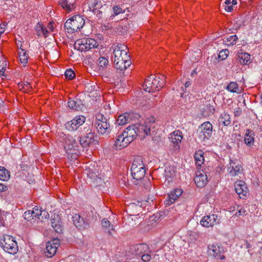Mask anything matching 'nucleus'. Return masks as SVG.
<instances>
[{
	"instance_id": "nucleus-1",
	"label": "nucleus",
	"mask_w": 262,
	"mask_h": 262,
	"mask_svg": "<svg viewBox=\"0 0 262 262\" xmlns=\"http://www.w3.org/2000/svg\"><path fill=\"white\" fill-rule=\"evenodd\" d=\"M155 121L154 117H151L147 118L143 123H137L129 126L124 130V135L127 138L130 143L136 139L138 134L143 133L145 135H152L151 127Z\"/></svg>"
},
{
	"instance_id": "nucleus-2",
	"label": "nucleus",
	"mask_w": 262,
	"mask_h": 262,
	"mask_svg": "<svg viewBox=\"0 0 262 262\" xmlns=\"http://www.w3.org/2000/svg\"><path fill=\"white\" fill-rule=\"evenodd\" d=\"M112 48L114 49V62L116 68L120 71L126 70L131 64L129 56L127 55V47L118 43L113 45Z\"/></svg>"
},
{
	"instance_id": "nucleus-3",
	"label": "nucleus",
	"mask_w": 262,
	"mask_h": 262,
	"mask_svg": "<svg viewBox=\"0 0 262 262\" xmlns=\"http://www.w3.org/2000/svg\"><path fill=\"white\" fill-rule=\"evenodd\" d=\"M64 143V148L68 155H71L72 159H76L80 154V146L79 139L76 136L70 134H64L63 133L60 135Z\"/></svg>"
},
{
	"instance_id": "nucleus-4",
	"label": "nucleus",
	"mask_w": 262,
	"mask_h": 262,
	"mask_svg": "<svg viewBox=\"0 0 262 262\" xmlns=\"http://www.w3.org/2000/svg\"><path fill=\"white\" fill-rule=\"evenodd\" d=\"M165 75L162 74L150 75L145 79L144 83L145 91L151 93L160 91L165 83Z\"/></svg>"
},
{
	"instance_id": "nucleus-5",
	"label": "nucleus",
	"mask_w": 262,
	"mask_h": 262,
	"mask_svg": "<svg viewBox=\"0 0 262 262\" xmlns=\"http://www.w3.org/2000/svg\"><path fill=\"white\" fill-rule=\"evenodd\" d=\"M80 136L77 138L79 140V144L83 148L88 147L91 144L95 141V134L92 132V125H90L86 127L80 128Z\"/></svg>"
},
{
	"instance_id": "nucleus-6",
	"label": "nucleus",
	"mask_w": 262,
	"mask_h": 262,
	"mask_svg": "<svg viewBox=\"0 0 262 262\" xmlns=\"http://www.w3.org/2000/svg\"><path fill=\"white\" fill-rule=\"evenodd\" d=\"M130 171L133 178L136 180H142L145 176V167L141 158H136L131 165Z\"/></svg>"
},
{
	"instance_id": "nucleus-7",
	"label": "nucleus",
	"mask_w": 262,
	"mask_h": 262,
	"mask_svg": "<svg viewBox=\"0 0 262 262\" xmlns=\"http://www.w3.org/2000/svg\"><path fill=\"white\" fill-rule=\"evenodd\" d=\"M85 21L80 15H77L68 19L64 23V27L68 33L80 31L84 25Z\"/></svg>"
},
{
	"instance_id": "nucleus-8",
	"label": "nucleus",
	"mask_w": 262,
	"mask_h": 262,
	"mask_svg": "<svg viewBox=\"0 0 262 262\" xmlns=\"http://www.w3.org/2000/svg\"><path fill=\"white\" fill-rule=\"evenodd\" d=\"M0 245L6 252L10 254H16L18 250L14 238L8 235H5L0 238Z\"/></svg>"
},
{
	"instance_id": "nucleus-9",
	"label": "nucleus",
	"mask_w": 262,
	"mask_h": 262,
	"mask_svg": "<svg viewBox=\"0 0 262 262\" xmlns=\"http://www.w3.org/2000/svg\"><path fill=\"white\" fill-rule=\"evenodd\" d=\"M95 126L98 132L102 135L108 134L111 130L110 118H106L101 114L96 116Z\"/></svg>"
},
{
	"instance_id": "nucleus-10",
	"label": "nucleus",
	"mask_w": 262,
	"mask_h": 262,
	"mask_svg": "<svg viewBox=\"0 0 262 262\" xmlns=\"http://www.w3.org/2000/svg\"><path fill=\"white\" fill-rule=\"evenodd\" d=\"M85 119V117L83 116H77L71 121L65 124L66 128L69 131L77 130L78 133H80L81 127L83 128L90 125V124H84Z\"/></svg>"
},
{
	"instance_id": "nucleus-11",
	"label": "nucleus",
	"mask_w": 262,
	"mask_h": 262,
	"mask_svg": "<svg viewBox=\"0 0 262 262\" xmlns=\"http://www.w3.org/2000/svg\"><path fill=\"white\" fill-rule=\"evenodd\" d=\"M75 48L81 51L86 52L91 49L97 48L98 43L92 38H82L78 39L75 43Z\"/></svg>"
},
{
	"instance_id": "nucleus-12",
	"label": "nucleus",
	"mask_w": 262,
	"mask_h": 262,
	"mask_svg": "<svg viewBox=\"0 0 262 262\" xmlns=\"http://www.w3.org/2000/svg\"><path fill=\"white\" fill-rule=\"evenodd\" d=\"M201 129L199 137L202 141L205 142L212 137L213 126L212 124L207 121L203 123L200 127Z\"/></svg>"
},
{
	"instance_id": "nucleus-13",
	"label": "nucleus",
	"mask_w": 262,
	"mask_h": 262,
	"mask_svg": "<svg viewBox=\"0 0 262 262\" xmlns=\"http://www.w3.org/2000/svg\"><path fill=\"white\" fill-rule=\"evenodd\" d=\"M140 117L141 116L139 114L125 113L118 117L116 120V123L118 125H124L131 122L132 121L134 120V118L138 119V118H140Z\"/></svg>"
},
{
	"instance_id": "nucleus-14",
	"label": "nucleus",
	"mask_w": 262,
	"mask_h": 262,
	"mask_svg": "<svg viewBox=\"0 0 262 262\" xmlns=\"http://www.w3.org/2000/svg\"><path fill=\"white\" fill-rule=\"evenodd\" d=\"M220 223V220L217 215L214 214L204 216L200 221L202 226L207 228L213 227Z\"/></svg>"
},
{
	"instance_id": "nucleus-15",
	"label": "nucleus",
	"mask_w": 262,
	"mask_h": 262,
	"mask_svg": "<svg viewBox=\"0 0 262 262\" xmlns=\"http://www.w3.org/2000/svg\"><path fill=\"white\" fill-rule=\"evenodd\" d=\"M169 139L170 140L173 149L176 150L180 148V144L183 139L182 133L181 131L177 130L169 134Z\"/></svg>"
},
{
	"instance_id": "nucleus-16",
	"label": "nucleus",
	"mask_w": 262,
	"mask_h": 262,
	"mask_svg": "<svg viewBox=\"0 0 262 262\" xmlns=\"http://www.w3.org/2000/svg\"><path fill=\"white\" fill-rule=\"evenodd\" d=\"M59 245V240L58 238H54L52 241L47 242L46 244V256L52 257L56 252L57 247Z\"/></svg>"
},
{
	"instance_id": "nucleus-17",
	"label": "nucleus",
	"mask_w": 262,
	"mask_h": 262,
	"mask_svg": "<svg viewBox=\"0 0 262 262\" xmlns=\"http://www.w3.org/2000/svg\"><path fill=\"white\" fill-rule=\"evenodd\" d=\"M194 181L198 187L202 188L207 184L208 179L206 173L204 171H198L196 172Z\"/></svg>"
},
{
	"instance_id": "nucleus-18",
	"label": "nucleus",
	"mask_w": 262,
	"mask_h": 262,
	"mask_svg": "<svg viewBox=\"0 0 262 262\" xmlns=\"http://www.w3.org/2000/svg\"><path fill=\"white\" fill-rule=\"evenodd\" d=\"M235 190L241 199H245L248 193V187L243 181L235 182L234 185Z\"/></svg>"
},
{
	"instance_id": "nucleus-19",
	"label": "nucleus",
	"mask_w": 262,
	"mask_h": 262,
	"mask_svg": "<svg viewBox=\"0 0 262 262\" xmlns=\"http://www.w3.org/2000/svg\"><path fill=\"white\" fill-rule=\"evenodd\" d=\"M208 253L217 259H224L225 257L222 254L221 248L217 244H213L208 246Z\"/></svg>"
},
{
	"instance_id": "nucleus-20",
	"label": "nucleus",
	"mask_w": 262,
	"mask_h": 262,
	"mask_svg": "<svg viewBox=\"0 0 262 262\" xmlns=\"http://www.w3.org/2000/svg\"><path fill=\"white\" fill-rule=\"evenodd\" d=\"M130 143L127 138L124 135L123 132L121 134L119 135L115 141L114 147L116 149H121L126 147Z\"/></svg>"
},
{
	"instance_id": "nucleus-21",
	"label": "nucleus",
	"mask_w": 262,
	"mask_h": 262,
	"mask_svg": "<svg viewBox=\"0 0 262 262\" xmlns=\"http://www.w3.org/2000/svg\"><path fill=\"white\" fill-rule=\"evenodd\" d=\"M242 170V166L241 165L239 164H237L233 161L230 160V163L228 165V171L231 176H238L241 173Z\"/></svg>"
},
{
	"instance_id": "nucleus-22",
	"label": "nucleus",
	"mask_w": 262,
	"mask_h": 262,
	"mask_svg": "<svg viewBox=\"0 0 262 262\" xmlns=\"http://www.w3.org/2000/svg\"><path fill=\"white\" fill-rule=\"evenodd\" d=\"M182 193L183 190L181 189H176L171 191L168 194V197L166 199L167 204L174 203V202L180 198Z\"/></svg>"
},
{
	"instance_id": "nucleus-23",
	"label": "nucleus",
	"mask_w": 262,
	"mask_h": 262,
	"mask_svg": "<svg viewBox=\"0 0 262 262\" xmlns=\"http://www.w3.org/2000/svg\"><path fill=\"white\" fill-rule=\"evenodd\" d=\"M83 105L82 101L80 99L77 98L69 99L68 106L70 109L78 111L81 110Z\"/></svg>"
},
{
	"instance_id": "nucleus-24",
	"label": "nucleus",
	"mask_w": 262,
	"mask_h": 262,
	"mask_svg": "<svg viewBox=\"0 0 262 262\" xmlns=\"http://www.w3.org/2000/svg\"><path fill=\"white\" fill-rule=\"evenodd\" d=\"M51 224L55 232L58 233L62 232L63 229L59 215H54V217H52Z\"/></svg>"
},
{
	"instance_id": "nucleus-25",
	"label": "nucleus",
	"mask_w": 262,
	"mask_h": 262,
	"mask_svg": "<svg viewBox=\"0 0 262 262\" xmlns=\"http://www.w3.org/2000/svg\"><path fill=\"white\" fill-rule=\"evenodd\" d=\"M73 221L75 226L79 229H84L88 226V224L85 223L83 218L78 214H76L73 216Z\"/></svg>"
},
{
	"instance_id": "nucleus-26",
	"label": "nucleus",
	"mask_w": 262,
	"mask_h": 262,
	"mask_svg": "<svg viewBox=\"0 0 262 262\" xmlns=\"http://www.w3.org/2000/svg\"><path fill=\"white\" fill-rule=\"evenodd\" d=\"M148 246L146 244H139L133 245L130 247V252L136 255H140L142 254L144 249H147Z\"/></svg>"
},
{
	"instance_id": "nucleus-27",
	"label": "nucleus",
	"mask_w": 262,
	"mask_h": 262,
	"mask_svg": "<svg viewBox=\"0 0 262 262\" xmlns=\"http://www.w3.org/2000/svg\"><path fill=\"white\" fill-rule=\"evenodd\" d=\"M101 225L103 229L108 235H112V231H114L115 229L113 225L111 224L110 222L107 219H103L101 221Z\"/></svg>"
},
{
	"instance_id": "nucleus-28",
	"label": "nucleus",
	"mask_w": 262,
	"mask_h": 262,
	"mask_svg": "<svg viewBox=\"0 0 262 262\" xmlns=\"http://www.w3.org/2000/svg\"><path fill=\"white\" fill-rule=\"evenodd\" d=\"M254 134L251 129H247L245 134L244 141L246 145L250 146L254 142Z\"/></svg>"
},
{
	"instance_id": "nucleus-29",
	"label": "nucleus",
	"mask_w": 262,
	"mask_h": 262,
	"mask_svg": "<svg viewBox=\"0 0 262 262\" xmlns=\"http://www.w3.org/2000/svg\"><path fill=\"white\" fill-rule=\"evenodd\" d=\"M237 56L238 60L242 64H248L250 60V55L247 53L238 52Z\"/></svg>"
},
{
	"instance_id": "nucleus-30",
	"label": "nucleus",
	"mask_w": 262,
	"mask_h": 262,
	"mask_svg": "<svg viewBox=\"0 0 262 262\" xmlns=\"http://www.w3.org/2000/svg\"><path fill=\"white\" fill-rule=\"evenodd\" d=\"M58 4L63 9L69 12L72 11L75 8L74 3H69L68 0H59Z\"/></svg>"
},
{
	"instance_id": "nucleus-31",
	"label": "nucleus",
	"mask_w": 262,
	"mask_h": 262,
	"mask_svg": "<svg viewBox=\"0 0 262 262\" xmlns=\"http://www.w3.org/2000/svg\"><path fill=\"white\" fill-rule=\"evenodd\" d=\"M89 9L90 11L93 9H100L102 7V3L100 0H90L88 2Z\"/></svg>"
},
{
	"instance_id": "nucleus-32",
	"label": "nucleus",
	"mask_w": 262,
	"mask_h": 262,
	"mask_svg": "<svg viewBox=\"0 0 262 262\" xmlns=\"http://www.w3.org/2000/svg\"><path fill=\"white\" fill-rule=\"evenodd\" d=\"M204 152L202 150H199L194 154V159L195 160V163L198 166H201L204 162Z\"/></svg>"
},
{
	"instance_id": "nucleus-33",
	"label": "nucleus",
	"mask_w": 262,
	"mask_h": 262,
	"mask_svg": "<svg viewBox=\"0 0 262 262\" xmlns=\"http://www.w3.org/2000/svg\"><path fill=\"white\" fill-rule=\"evenodd\" d=\"M10 177V172L4 167L0 166V180L7 181Z\"/></svg>"
},
{
	"instance_id": "nucleus-34",
	"label": "nucleus",
	"mask_w": 262,
	"mask_h": 262,
	"mask_svg": "<svg viewBox=\"0 0 262 262\" xmlns=\"http://www.w3.org/2000/svg\"><path fill=\"white\" fill-rule=\"evenodd\" d=\"M231 118L228 114L224 113L221 114L219 121L221 123H223L225 126H228L231 123Z\"/></svg>"
},
{
	"instance_id": "nucleus-35",
	"label": "nucleus",
	"mask_w": 262,
	"mask_h": 262,
	"mask_svg": "<svg viewBox=\"0 0 262 262\" xmlns=\"http://www.w3.org/2000/svg\"><path fill=\"white\" fill-rule=\"evenodd\" d=\"M226 89L232 93H238L239 87L236 82H230L227 85Z\"/></svg>"
},
{
	"instance_id": "nucleus-36",
	"label": "nucleus",
	"mask_w": 262,
	"mask_h": 262,
	"mask_svg": "<svg viewBox=\"0 0 262 262\" xmlns=\"http://www.w3.org/2000/svg\"><path fill=\"white\" fill-rule=\"evenodd\" d=\"M237 39V36L236 35H234L227 36L224 40L225 42L228 43H227L228 46H233L236 44Z\"/></svg>"
},
{
	"instance_id": "nucleus-37",
	"label": "nucleus",
	"mask_w": 262,
	"mask_h": 262,
	"mask_svg": "<svg viewBox=\"0 0 262 262\" xmlns=\"http://www.w3.org/2000/svg\"><path fill=\"white\" fill-rule=\"evenodd\" d=\"M19 54L20 62L24 64V66H25L28 62L29 57L28 54H27L26 52H25L23 49H21V51H19Z\"/></svg>"
},
{
	"instance_id": "nucleus-38",
	"label": "nucleus",
	"mask_w": 262,
	"mask_h": 262,
	"mask_svg": "<svg viewBox=\"0 0 262 262\" xmlns=\"http://www.w3.org/2000/svg\"><path fill=\"white\" fill-rule=\"evenodd\" d=\"M64 76L67 79L72 80L75 77V73L73 70L69 69L65 71Z\"/></svg>"
},
{
	"instance_id": "nucleus-39",
	"label": "nucleus",
	"mask_w": 262,
	"mask_h": 262,
	"mask_svg": "<svg viewBox=\"0 0 262 262\" xmlns=\"http://www.w3.org/2000/svg\"><path fill=\"white\" fill-rule=\"evenodd\" d=\"M41 213V208L37 206H35L33 210H31V213L33 215V217L38 219V217L40 216V213Z\"/></svg>"
},
{
	"instance_id": "nucleus-40",
	"label": "nucleus",
	"mask_w": 262,
	"mask_h": 262,
	"mask_svg": "<svg viewBox=\"0 0 262 262\" xmlns=\"http://www.w3.org/2000/svg\"><path fill=\"white\" fill-rule=\"evenodd\" d=\"M108 60L104 57H100L98 60V66L102 68L106 67L108 64Z\"/></svg>"
},
{
	"instance_id": "nucleus-41",
	"label": "nucleus",
	"mask_w": 262,
	"mask_h": 262,
	"mask_svg": "<svg viewBox=\"0 0 262 262\" xmlns=\"http://www.w3.org/2000/svg\"><path fill=\"white\" fill-rule=\"evenodd\" d=\"M229 52L227 49L221 50L219 54V58L221 59V60L225 59L227 57Z\"/></svg>"
},
{
	"instance_id": "nucleus-42",
	"label": "nucleus",
	"mask_w": 262,
	"mask_h": 262,
	"mask_svg": "<svg viewBox=\"0 0 262 262\" xmlns=\"http://www.w3.org/2000/svg\"><path fill=\"white\" fill-rule=\"evenodd\" d=\"M6 62L3 60H0V76H5V71L6 69Z\"/></svg>"
},
{
	"instance_id": "nucleus-43",
	"label": "nucleus",
	"mask_w": 262,
	"mask_h": 262,
	"mask_svg": "<svg viewBox=\"0 0 262 262\" xmlns=\"http://www.w3.org/2000/svg\"><path fill=\"white\" fill-rule=\"evenodd\" d=\"M113 11H114V15H112V16H115V15H117L120 13H123L124 12V11L122 10V9L117 6H114L113 7Z\"/></svg>"
},
{
	"instance_id": "nucleus-44",
	"label": "nucleus",
	"mask_w": 262,
	"mask_h": 262,
	"mask_svg": "<svg viewBox=\"0 0 262 262\" xmlns=\"http://www.w3.org/2000/svg\"><path fill=\"white\" fill-rule=\"evenodd\" d=\"M24 217L26 220L28 221H31L32 219H33L34 217L31 213V210H27L25 211L24 214Z\"/></svg>"
},
{
	"instance_id": "nucleus-45",
	"label": "nucleus",
	"mask_w": 262,
	"mask_h": 262,
	"mask_svg": "<svg viewBox=\"0 0 262 262\" xmlns=\"http://www.w3.org/2000/svg\"><path fill=\"white\" fill-rule=\"evenodd\" d=\"M40 216L38 217V220H40L41 222L43 220L45 219H48L49 217V214L48 212L45 210H41V214L40 213Z\"/></svg>"
},
{
	"instance_id": "nucleus-46",
	"label": "nucleus",
	"mask_w": 262,
	"mask_h": 262,
	"mask_svg": "<svg viewBox=\"0 0 262 262\" xmlns=\"http://www.w3.org/2000/svg\"><path fill=\"white\" fill-rule=\"evenodd\" d=\"M141 259L144 262H148L151 259V256L150 254H143L141 255Z\"/></svg>"
},
{
	"instance_id": "nucleus-47",
	"label": "nucleus",
	"mask_w": 262,
	"mask_h": 262,
	"mask_svg": "<svg viewBox=\"0 0 262 262\" xmlns=\"http://www.w3.org/2000/svg\"><path fill=\"white\" fill-rule=\"evenodd\" d=\"M118 32H121L124 33L127 30V27L125 25H119L117 28Z\"/></svg>"
},
{
	"instance_id": "nucleus-48",
	"label": "nucleus",
	"mask_w": 262,
	"mask_h": 262,
	"mask_svg": "<svg viewBox=\"0 0 262 262\" xmlns=\"http://www.w3.org/2000/svg\"><path fill=\"white\" fill-rule=\"evenodd\" d=\"M100 9H93L91 11L95 15H96L99 18L102 17V12L99 10Z\"/></svg>"
},
{
	"instance_id": "nucleus-49",
	"label": "nucleus",
	"mask_w": 262,
	"mask_h": 262,
	"mask_svg": "<svg viewBox=\"0 0 262 262\" xmlns=\"http://www.w3.org/2000/svg\"><path fill=\"white\" fill-rule=\"evenodd\" d=\"M43 29V26H41L39 24H38L36 27L35 30L37 32L38 36H41L42 35V30Z\"/></svg>"
},
{
	"instance_id": "nucleus-50",
	"label": "nucleus",
	"mask_w": 262,
	"mask_h": 262,
	"mask_svg": "<svg viewBox=\"0 0 262 262\" xmlns=\"http://www.w3.org/2000/svg\"><path fill=\"white\" fill-rule=\"evenodd\" d=\"M237 210L239 215H242L245 214L246 211L242 206H238L237 207Z\"/></svg>"
},
{
	"instance_id": "nucleus-51",
	"label": "nucleus",
	"mask_w": 262,
	"mask_h": 262,
	"mask_svg": "<svg viewBox=\"0 0 262 262\" xmlns=\"http://www.w3.org/2000/svg\"><path fill=\"white\" fill-rule=\"evenodd\" d=\"M134 205H135L137 207H141V203L140 202H139V201L137 202L136 204H135V203H130L128 205V207L129 208H133Z\"/></svg>"
},
{
	"instance_id": "nucleus-52",
	"label": "nucleus",
	"mask_w": 262,
	"mask_h": 262,
	"mask_svg": "<svg viewBox=\"0 0 262 262\" xmlns=\"http://www.w3.org/2000/svg\"><path fill=\"white\" fill-rule=\"evenodd\" d=\"M49 31L47 29L44 27H43V29L42 30V35H43L45 37H47L49 34Z\"/></svg>"
},
{
	"instance_id": "nucleus-53",
	"label": "nucleus",
	"mask_w": 262,
	"mask_h": 262,
	"mask_svg": "<svg viewBox=\"0 0 262 262\" xmlns=\"http://www.w3.org/2000/svg\"><path fill=\"white\" fill-rule=\"evenodd\" d=\"M7 190V186L0 183V192Z\"/></svg>"
},
{
	"instance_id": "nucleus-54",
	"label": "nucleus",
	"mask_w": 262,
	"mask_h": 262,
	"mask_svg": "<svg viewBox=\"0 0 262 262\" xmlns=\"http://www.w3.org/2000/svg\"><path fill=\"white\" fill-rule=\"evenodd\" d=\"M225 9L227 12H231L233 10L232 5L226 6L225 7Z\"/></svg>"
},
{
	"instance_id": "nucleus-55",
	"label": "nucleus",
	"mask_w": 262,
	"mask_h": 262,
	"mask_svg": "<svg viewBox=\"0 0 262 262\" xmlns=\"http://www.w3.org/2000/svg\"><path fill=\"white\" fill-rule=\"evenodd\" d=\"M5 25L4 24L0 25V34L5 31Z\"/></svg>"
},
{
	"instance_id": "nucleus-56",
	"label": "nucleus",
	"mask_w": 262,
	"mask_h": 262,
	"mask_svg": "<svg viewBox=\"0 0 262 262\" xmlns=\"http://www.w3.org/2000/svg\"><path fill=\"white\" fill-rule=\"evenodd\" d=\"M242 113V110L239 108H238V110L234 112V115L235 116H237L239 115Z\"/></svg>"
},
{
	"instance_id": "nucleus-57",
	"label": "nucleus",
	"mask_w": 262,
	"mask_h": 262,
	"mask_svg": "<svg viewBox=\"0 0 262 262\" xmlns=\"http://www.w3.org/2000/svg\"><path fill=\"white\" fill-rule=\"evenodd\" d=\"M4 220L3 219V216H2V214L0 213V226H3L4 225Z\"/></svg>"
},
{
	"instance_id": "nucleus-58",
	"label": "nucleus",
	"mask_w": 262,
	"mask_h": 262,
	"mask_svg": "<svg viewBox=\"0 0 262 262\" xmlns=\"http://www.w3.org/2000/svg\"><path fill=\"white\" fill-rule=\"evenodd\" d=\"M191 82L189 81H187L185 83V88H188L191 85Z\"/></svg>"
},
{
	"instance_id": "nucleus-59",
	"label": "nucleus",
	"mask_w": 262,
	"mask_h": 262,
	"mask_svg": "<svg viewBox=\"0 0 262 262\" xmlns=\"http://www.w3.org/2000/svg\"><path fill=\"white\" fill-rule=\"evenodd\" d=\"M246 248H249L251 247V245L247 241H245V244L244 245Z\"/></svg>"
},
{
	"instance_id": "nucleus-60",
	"label": "nucleus",
	"mask_w": 262,
	"mask_h": 262,
	"mask_svg": "<svg viewBox=\"0 0 262 262\" xmlns=\"http://www.w3.org/2000/svg\"><path fill=\"white\" fill-rule=\"evenodd\" d=\"M225 3L227 6H229L231 4V2L230 0H226Z\"/></svg>"
},
{
	"instance_id": "nucleus-61",
	"label": "nucleus",
	"mask_w": 262,
	"mask_h": 262,
	"mask_svg": "<svg viewBox=\"0 0 262 262\" xmlns=\"http://www.w3.org/2000/svg\"><path fill=\"white\" fill-rule=\"evenodd\" d=\"M232 5H235L237 4V1L236 0H232L231 1Z\"/></svg>"
},
{
	"instance_id": "nucleus-62",
	"label": "nucleus",
	"mask_w": 262,
	"mask_h": 262,
	"mask_svg": "<svg viewBox=\"0 0 262 262\" xmlns=\"http://www.w3.org/2000/svg\"><path fill=\"white\" fill-rule=\"evenodd\" d=\"M48 27L51 30V31L53 30V26L52 25V24L51 23H50L48 25Z\"/></svg>"
}]
</instances>
